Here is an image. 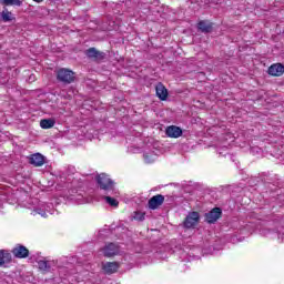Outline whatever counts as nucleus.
<instances>
[{"label":"nucleus","mask_w":284,"mask_h":284,"mask_svg":"<svg viewBox=\"0 0 284 284\" xmlns=\"http://www.w3.org/2000/svg\"><path fill=\"white\" fill-rule=\"evenodd\" d=\"M95 181L100 190H103V192H114V181L110 179V175L101 173L97 175Z\"/></svg>","instance_id":"f257e3e1"},{"label":"nucleus","mask_w":284,"mask_h":284,"mask_svg":"<svg viewBox=\"0 0 284 284\" xmlns=\"http://www.w3.org/2000/svg\"><path fill=\"white\" fill-rule=\"evenodd\" d=\"M57 79L60 83H64L65 85H70V83H74V71L69 69H59L57 71Z\"/></svg>","instance_id":"f03ea898"},{"label":"nucleus","mask_w":284,"mask_h":284,"mask_svg":"<svg viewBox=\"0 0 284 284\" xmlns=\"http://www.w3.org/2000/svg\"><path fill=\"white\" fill-rule=\"evenodd\" d=\"M223 216V210L221 207H214L210 212L205 213L204 219L205 222L209 223V225H213Z\"/></svg>","instance_id":"7ed1b4c3"},{"label":"nucleus","mask_w":284,"mask_h":284,"mask_svg":"<svg viewBox=\"0 0 284 284\" xmlns=\"http://www.w3.org/2000/svg\"><path fill=\"white\" fill-rule=\"evenodd\" d=\"M199 221H201V215L199 212L193 211L184 219V227L187 230L195 227V225H199Z\"/></svg>","instance_id":"20e7f679"},{"label":"nucleus","mask_w":284,"mask_h":284,"mask_svg":"<svg viewBox=\"0 0 284 284\" xmlns=\"http://www.w3.org/2000/svg\"><path fill=\"white\" fill-rule=\"evenodd\" d=\"M11 254H13L14 258H28L30 256V250L22 244H16L11 250Z\"/></svg>","instance_id":"39448f33"},{"label":"nucleus","mask_w":284,"mask_h":284,"mask_svg":"<svg viewBox=\"0 0 284 284\" xmlns=\"http://www.w3.org/2000/svg\"><path fill=\"white\" fill-rule=\"evenodd\" d=\"M163 203H165V196L162 194H156L149 200L148 207L149 210H159Z\"/></svg>","instance_id":"423d86ee"},{"label":"nucleus","mask_w":284,"mask_h":284,"mask_svg":"<svg viewBox=\"0 0 284 284\" xmlns=\"http://www.w3.org/2000/svg\"><path fill=\"white\" fill-rule=\"evenodd\" d=\"M119 267H121V264L119 262H106L102 263V271L104 274H116L119 272Z\"/></svg>","instance_id":"0eeeda50"},{"label":"nucleus","mask_w":284,"mask_h":284,"mask_svg":"<svg viewBox=\"0 0 284 284\" xmlns=\"http://www.w3.org/2000/svg\"><path fill=\"white\" fill-rule=\"evenodd\" d=\"M29 163L34 168H42V165H45V156H43L41 153L32 154L29 158Z\"/></svg>","instance_id":"6e6552de"},{"label":"nucleus","mask_w":284,"mask_h":284,"mask_svg":"<svg viewBox=\"0 0 284 284\" xmlns=\"http://www.w3.org/2000/svg\"><path fill=\"white\" fill-rule=\"evenodd\" d=\"M165 134L169 139H179L183 135V130L176 125H170L166 128Z\"/></svg>","instance_id":"1a4fd4ad"},{"label":"nucleus","mask_w":284,"mask_h":284,"mask_svg":"<svg viewBox=\"0 0 284 284\" xmlns=\"http://www.w3.org/2000/svg\"><path fill=\"white\" fill-rule=\"evenodd\" d=\"M87 57L94 61H103L105 59V53L97 50L95 48H90L87 50Z\"/></svg>","instance_id":"9d476101"},{"label":"nucleus","mask_w":284,"mask_h":284,"mask_svg":"<svg viewBox=\"0 0 284 284\" xmlns=\"http://www.w3.org/2000/svg\"><path fill=\"white\" fill-rule=\"evenodd\" d=\"M197 30H200V32H203L204 34H210V32L214 30V23L210 22L209 20H201L197 23Z\"/></svg>","instance_id":"9b49d317"},{"label":"nucleus","mask_w":284,"mask_h":284,"mask_svg":"<svg viewBox=\"0 0 284 284\" xmlns=\"http://www.w3.org/2000/svg\"><path fill=\"white\" fill-rule=\"evenodd\" d=\"M104 256L111 258V256H116L119 254V246L114 243H110L103 248Z\"/></svg>","instance_id":"f8f14e48"},{"label":"nucleus","mask_w":284,"mask_h":284,"mask_svg":"<svg viewBox=\"0 0 284 284\" xmlns=\"http://www.w3.org/2000/svg\"><path fill=\"white\" fill-rule=\"evenodd\" d=\"M268 74L271 77H283V74H284V65L282 63L272 64L268 68Z\"/></svg>","instance_id":"ddd939ff"},{"label":"nucleus","mask_w":284,"mask_h":284,"mask_svg":"<svg viewBox=\"0 0 284 284\" xmlns=\"http://www.w3.org/2000/svg\"><path fill=\"white\" fill-rule=\"evenodd\" d=\"M156 97L160 101H168V88L163 85V83L159 82L155 87Z\"/></svg>","instance_id":"4468645a"},{"label":"nucleus","mask_w":284,"mask_h":284,"mask_svg":"<svg viewBox=\"0 0 284 284\" xmlns=\"http://www.w3.org/2000/svg\"><path fill=\"white\" fill-rule=\"evenodd\" d=\"M6 263H12V254L6 250H0V267Z\"/></svg>","instance_id":"2eb2a0df"},{"label":"nucleus","mask_w":284,"mask_h":284,"mask_svg":"<svg viewBox=\"0 0 284 284\" xmlns=\"http://www.w3.org/2000/svg\"><path fill=\"white\" fill-rule=\"evenodd\" d=\"M1 19H2L3 23H10V21H17V18L14 17V13L9 11L8 9L2 10Z\"/></svg>","instance_id":"dca6fc26"},{"label":"nucleus","mask_w":284,"mask_h":284,"mask_svg":"<svg viewBox=\"0 0 284 284\" xmlns=\"http://www.w3.org/2000/svg\"><path fill=\"white\" fill-rule=\"evenodd\" d=\"M54 123L57 122L53 119H42L40 121V128H42V130H50L54 128Z\"/></svg>","instance_id":"f3484780"},{"label":"nucleus","mask_w":284,"mask_h":284,"mask_svg":"<svg viewBox=\"0 0 284 284\" xmlns=\"http://www.w3.org/2000/svg\"><path fill=\"white\" fill-rule=\"evenodd\" d=\"M0 3L2 6H18V8H20V6H23L22 0H0Z\"/></svg>","instance_id":"a211bd4d"},{"label":"nucleus","mask_w":284,"mask_h":284,"mask_svg":"<svg viewBox=\"0 0 284 284\" xmlns=\"http://www.w3.org/2000/svg\"><path fill=\"white\" fill-rule=\"evenodd\" d=\"M38 267L41 272H50V264H48V261L40 260L38 262Z\"/></svg>","instance_id":"6ab92c4d"},{"label":"nucleus","mask_w":284,"mask_h":284,"mask_svg":"<svg viewBox=\"0 0 284 284\" xmlns=\"http://www.w3.org/2000/svg\"><path fill=\"white\" fill-rule=\"evenodd\" d=\"M105 202L111 205V207H119V201L112 196H104Z\"/></svg>","instance_id":"aec40b11"},{"label":"nucleus","mask_w":284,"mask_h":284,"mask_svg":"<svg viewBox=\"0 0 284 284\" xmlns=\"http://www.w3.org/2000/svg\"><path fill=\"white\" fill-rule=\"evenodd\" d=\"M36 3H41L43 0H33Z\"/></svg>","instance_id":"412c9836"}]
</instances>
